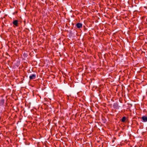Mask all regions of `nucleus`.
<instances>
[{"mask_svg":"<svg viewBox=\"0 0 147 147\" xmlns=\"http://www.w3.org/2000/svg\"><path fill=\"white\" fill-rule=\"evenodd\" d=\"M36 75L35 74L31 75L29 76V78L30 80L34 79L36 78Z\"/></svg>","mask_w":147,"mask_h":147,"instance_id":"nucleus-1","label":"nucleus"},{"mask_svg":"<svg viewBox=\"0 0 147 147\" xmlns=\"http://www.w3.org/2000/svg\"><path fill=\"white\" fill-rule=\"evenodd\" d=\"M142 119L144 122H146L147 121V117L146 116H143L142 117Z\"/></svg>","mask_w":147,"mask_h":147,"instance_id":"nucleus-2","label":"nucleus"},{"mask_svg":"<svg viewBox=\"0 0 147 147\" xmlns=\"http://www.w3.org/2000/svg\"><path fill=\"white\" fill-rule=\"evenodd\" d=\"M76 26L79 28H80L82 27V24L81 23H78L76 24Z\"/></svg>","mask_w":147,"mask_h":147,"instance_id":"nucleus-3","label":"nucleus"},{"mask_svg":"<svg viewBox=\"0 0 147 147\" xmlns=\"http://www.w3.org/2000/svg\"><path fill=\"white\" fill-rule=\"evenodd\" d=\"M113 106L115 108L117 109L119 108L118 105L117 103H115L113 104Z\"/></svg>","mask_w":147,"mask_h":147,"instance_id":"nucleus-4","label":"nucleus"},{"mask_svg":"<svg viewBox=\"0 0 147 147\" xmlns=\"http://www.w3.org/2000/svg\"><path fill=\"white\" fill-rule=\"evenodd\" d=\"M13 24L17 26L18 25V21L17 20H14L13 22Z\"/></svg>","mask_w":147,"mask_h":147,"instance_id":"nucleus-5","label":"nucleus"},{"mask_svg":"<svg viewBox=\"0 0 147 147\" xmlns=\"http://www.w3.org/2000/svg\"><path fill=\"white\" fill-rule=\"evenodd\" d=\"M5 100L3 99H1L0 102V105H3L4 103Z\"/></svg>","mask_w":147,"mask_h":147,"instance_id":"nucleus-6","label":"nucleus"},{"mask_svg":"<svg viewBox=\"0 0 147 147\" xmlns=\"http://www.w3.org/2000/svg\"><path fill=\"white\" fill-rule=\"evenodd\" d=\"M126 119V117H123L121 119V121L123 122H124Z\"/></svg>","mask_w":147,"mask_h":147,"instance_id":"nucleus-7","label":"nucleus"}]
</instances>
